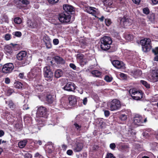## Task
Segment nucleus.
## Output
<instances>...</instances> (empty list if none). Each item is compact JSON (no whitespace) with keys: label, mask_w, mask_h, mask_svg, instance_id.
Listing matches in <instances>:
<instances>
[{"label":"nucleus","mask_w":158,"mask_h":158,"mask_svg":"<svg viewBox=\"0 0 158 158\" xmlns=\"http://www.w3.org/2000/svg\"><path fill=\"white\" fill-rule=\"evenodd\" d=\"M43 40L44 42L45 43L51 41V40L48 36L47 35H45L44 37Z\"/></svg>","instance_id":"nucleus-41"},{"label":"nucleus","mask_w":158,"mask_h":158,"mask_svg":"<svg viewBox=\"0 0 158 158\" xmlns=\"http://www.w3.org/2000/svg\"><path fill=\"white\" fill-rule=\"evenodd\" d=\"M106 2L108 6H110L112 4L113 1L112 0H106Z\"/></svg>","instance_id":"nucleus-55"},{"label":"nucleus","mask_w":158,"mask_h":158,"mask_svg":"<svg viewBox=\"0 0 158 158\" xmlns=\"http://www.w3.org/2000/svg\"><path fill=\"white\" fill-rule=\"evenodd\" d=\"M13 35L16 37H20L21 36L22 34L20 32L17 31L15 32L14 33H13Z\"/></svg>","instance_id":"nucleus-45"},{"label":"nucleus","mask_w":158,"mask_h":158,"mask_svg":"<svg viewBox=\"0 0 158 158\" xmlns=\"http://www.w3.org/2000/svg\"><path fill=\"white\" fill-rule=\"evenodd\" d=\"M83 147V144L82 143L77 140L74 144L73 145L72 148L75 152H79L82 150Z\"/></svg>","instance_id":"nucleus-13"},{"label":"nucleus","mask_w":158,"mask_h":158,"mask_svg":"<svg viewBox=\"0 0 158 158\" xmlns=\"http://www.w3.org/2000/svg\"><path fill=\"white\" fill-rule=\"evenodd\" d=\"M62 89L68 91H73L76 89V86L73 83L69 82L66 84Z\"/></svg>","instance_id":"nucleus-16"},{"label":"nucleus","mask_w":158,"mask_h":158,"mask_svg":"<svg viewBox=\"0 0 158 158\" xmlns=\"http://www.w3.org/2000/svg\"><path fill=\"white\" fill-rule=\"evenodd\" d=\"M149 20L152 22H154L155 19V15L153 13H150L148 16Z\"/></svg>","instance_id":"nucleus-31"},{"label":"nucleus","mask_w":158,"mask_h":158,"mask_svg":"<svg viewBox=\"0 0 158 158\" xmlns=\"http://www.w3.org/2000/svg\"><path fill=\"white\" fill-rule=\"evenodd\" d=\"M125 39L128 40L130 41L133 39V36L128 33H126L124 35Z\"/></svg>","instance_id":"nucleus-32"},{"label":"nucleus","mask_w":158,"mask_h":158,"mask_svg":"<svg viewBox=\"0 0 158 158\" xmlns=\"http://www.w3.org/2000/svg\"><path fill=\"white\" fill-rule=\"evenodd\" d=\"M14 69V65L12 63H9L5 64L2 68L3 73H7L11 72Z\"/></svg>","instance_id":"nucleus-14"},{"label":"nucleus","mask_w":158,"mask_h":158,"mask_svg":"<svg viewBox=\"0 0 158 158\" xmlns=\"http://www.w3.org/2000/svg\"><path fill=\"white\" fill-rule=\"evenodd\" d=\"M41 69L38 67H35L31 69L28 75V77L31 79L35 78L36 76L41 74Z\"/></svg>","instance_id":"nucleus-10"},{"label":"nucleus","mask_w":158,"mask_h":158,"mask_svg":"<svg viewBox=\"0 0 158 158\" xmlns=\"http://www.w3.org/2000/svg\"><path fill=\"white\" fill-rule=\"evenodd\" d=\"M152 52L155 55L158 54V47L152 50Z\"/></svg>","instance_id":"nucleus-53"},{"label":"nucleus","mask_w":158,"mask_h":158,"mask_svg":"<svg viewBox=\"0 0 158 158\" xmlns=\"http://www.w3.org/2000/svg\"><path fill=\"white\" fill-rule=\"evenodd\" d=\"M142 74V71L139 69L136 70L134 72V75L135 77L140 76Z\"/></svg>","instance_id":"nucleus-34"},{"label":"nucleus","mask_w":158,"mask_h":158,"mask_svg":"<svg viewBox=\"0 0 158 158\" xmlns=\"http://www.w3.org/2000/svg\"><path fill=\"white\" fill-rule=\"evenodd\" d=\"M105 158H115V157L112 154L108 153H107Z\"/></svg>","instance_id":"nucleus-44"},{"label":"nucleus","mask_w":158,"mask_h":158,"mask_svg":"<svg viewBox=\"0 0 158 158\" xmlns=\"http://www.w3.org/2000/svg\"><path fill=\"white\" fill-rule=\"evenodd\" d=\"M77 61L81 65L85 64L88 62L87 60L81 54H78L77 55Z\"/></svg>","instance_id":"nucleus-15"},{"label":"nucleus","mask_w":158,"mask_h":158,"mask_svg":"<svg viewBox=\"0 0 158 158\" xmlns=\"http://www.w3.org/2000/svg\"><path fill=\"white\" fill-rule=\"evenodd\" d=\"M14 22L15 23L19 24L22 22V20L19 17H17L15 18L14 19Z\"/></svg>","instance_id":"nucleus-37"},{"label":"nucleus","mask_w":158,"mask_h":158,"mask_svg":"<svg viewBox=\"0 0 158 158\" xmlns=\"http://www.w3.org/2000/svg\"><path fill=\"white\" fill-rule=\"evenodd\" d=\"M63 9L65 12H72L73 11V7L70 5H65L64 6Z\"/></svg>","instance_id":"nucleus-20"},{"label":"nucleus","mask_w":158,"mask_h":158,"mask_svg":"<svg viewBox=\"0 0 158 158\" xmlns=\"http://www.w3.org/2000/svg\"><path fill=\"white\" fill-rule=\"evenodd\" d=\"M10 80L8 77H6L5 78V82L6 84H9L10 83Z\"/></svg>","instance_id":"nucleus-57"},{"label":"nucleus","mask_w":158,"mask_h":158,"mask_svg":"<svg viewBox=\"0 0 158 158\" xmlns=\"http://www.w3.org/2000/svg\"><path fill=\"white\" fill-rule=\"evenodd\" d=\"M8 104L9 107L11 109H13L15 108V105L11 100L9 101Z\"/></svg>","instance_id":"nucleus-36"},{"label":"nucleus","mask_w":158,"mask_h":158,"mask_svg":"<svg viewBox=\"0 0 158 158\" xmlns=\"http://www.w3.org/2000/svg\"><path fill=\"white\" fill-rule=\"evenodd\" d=\"M66 153L68 155L70 156L72 155L73 153V151L72 150H68L67 151Z\"/></svg>","instance_id":"nucleus-60"},{"label":"nucleus","mask_w":158,"mask_h":158,"mask_svg":"<svg viewBox=\"0 0 158 158\" xmlns=\"http://www.w3.org/2000/svg\"><path fill=\"white\" fill-rule=\"evenodd\" d=\"M42 118H40L39 119V121L38 123V125L40 127H43L44 125V123L42 121Z\"/></svg>","instance_id":"nucleus-42"},{"label":"nucleus","mask_w":158,"mask_h":158,"mask_svg":"<svg viewBox=\"0 0 158 158\" xmlns=\"http://www.w3.org/2000/svg\"><path fill=\"white\" fill-rule=\"evenodd\" d=\"M71 15L68 12H64L59 15L58 19L62 23H68L70 22Z\"/></svg>","instance_id":"nucleus-9"},{"label":"nucleus","mask_w":158,"mask_h":158,"mask_svg":"<svg viewBox=\"0 0 158 158\" xmlns=\"http://www.w3.org/2000/svg\"><path fill=\"white\" fill-rule=\"evenodd\" d=\"M115 147L116 145L114 143H111L110 145V148L112 150H114Z\"/></svg>","instance_id":"nucleus-52"},{"label":"nucleus","mask_w":158,"mask_h":158,"mask_svg":"<svg viewBox=\"0 0 158 158\" xmlns=\"http://www.w3.org/2000/svg\"><path fill=\"white\" fill-rule=\"evenodd\" d=\"M48 116L45 107L43 106H40L38 107L36 112V117H37L47 118Z\"/></svg>","instance_id":"nucleus-11"},{"label":"nucleus","mask_w":158,"mask_h":158,"mask_svg":"<svg viewBox=\"0 0 158 158\" xmlns=\"http://www.w3.org/2000/svg\"><path fill=\"white\" fill-rule=\"evenodd\" d=\"M29 109V107L28 106V105L27 104H25L23 106V109L27 110V109Z\"/></svg>","instance_id":"nucleus-63"},{"label":"nucleus","mask_w":158,"mask_h":158,"mask_svg":"<svg viewBox=\"0 0 158 158\" xmlns=\"http://www.w3.org/2000/svg\"><path fill=\"white\" fill-rule=\"evenodd\" d=\"M9 23V20L7 16L6 15H2L0 17V23L2 24L4 22Z\"/></svg>","instance_id":"nucleus-21"},{"label":"nucleus","mask_w":158,"mask_h":158,"mask_svg":"<svg viewBox=\"0 0 158 158\" xmlns=\"http://www.w3.org/2000/svg\"><path fill=\"white\" fill-rule=\"evenodd\" d=\"M74 127L77 131H80L81 130L82 126L81 124L75 123L74 124Z\"/></svg>","instance_id":"nucleus-29"},{"label":"nucleus","mask_w":158,"mask_h":158,"mask_svg":"<svg viewBox=\"0 0 158 158\" xmlns=\"http://www.w3.org/2000/svg\"><path fill=\"white\" fill-rule=\"evenodd\" d=\"M119 118L121 120L125 121L127 119V115L125 114H122L120 115Z\"/></svg>","instance_id":"nucleus-39"},{"label":"nucleus","mask_w":158,"mask_h":158,"mask_svg":"<svg viewBox=\"0 0 158 158\" xmlns=\"http://www.w3.org/2000/svg\"><path fill=\"white\" fill-rule=\"evenodd\" d=\"M105 23L106 25L109 26L111 24L112 22L110 19H106L105 20Z\"/></svg>","instance_id":"nucleus-40"},{"label":"nucleus","mask_w":158,"mask_h":158,"mask_svg":"<svg viewBox=\"0 0 158 158\" xmlns=\"http://www.w3.org/2000/svg\"><path fill=\"white\" fill-rule=\"evenodd\" d=\"M22 84L19 81H16L14 83V86L16 88L20 89L22 88Z\"/></svg>","instance_id":"nucleus-30"},{"label":"nucleus","mask_w":158,"mask_h":158,"mask_svg":"<svg viewBox=\"0 0 158 158\" xmlns=\"http://www.w3.org/2000/svg\"><path fill=\"white\" fill-rule=\"evenodd\" d=\"M140 82L147 88H150V85L148 84L146 81L143 80H141L140 81Z\"/></svg>","instance_id":"nucleus-35"},{"label":"nucleus","mask_w":158,"mask_h":158,"mask_svg":"<svg viewBox=\"0 0 158 158\" xmlns=\"http://www.w3.org/2000/svg\"><path fill=\"white\" fill-rule=\"evenodd\" d=\"M104 80L107 82H110L112 81L113 78L110 75H106L105 76Z\"/></svg>","instance_id":"nucleus-33"},{"label":"nucleus","mask_w":158,"mask_h":158,"mask_svg":"<svg viewBox=\"0 0 158 158\" xmlns=\"http://www.w3.org/2000/svg\"><path fill=\"white\" fill-rule=\"evenodd\" d=\"M55 60L57 62V63L64 64L65 63V60L61 57L59 56H56L55 58Z\"/></svg>","instance_id":"nucleus-25"},{"label":"nucleus","mask_w":158,"mask_h":158,"mask_svg":"<svg viewBox=\"0 0 158 158\" xmlns=\"http://www.w3.org/2000/svg\"><path fill=\"white\" fill-rule=\"evenodd\" d=\"M143 11L144 13L146 14H148L149 13V10L148 8H145L143 9Z\"/></svg>","instance_id":"nucleus-49"},{"label":"nucleus","mask_w":158,"mask_h":158,"mask_svg":"<svg viewBox=\"0 0 158 158\" xmlns=\"http://www.w3.org/2000/svg\"><path fill=\"white\" fill-rule=\"evenodd\" d=\"M44 77L47 80L51 81L52 80L53 73L51 70L50 66H47L44 68Z\"/></svg>","instance_id":"nucleus-8"},{"label":"nucleus","mask_w":158,"mask_h":158,"mask_svg":"<svg viewBox=\"0 0 158 158\" xmlns=\"http://www.w3.org/2000/svg\"><path fill=\"white\" fill-rule=\"evenodd\" d=\"M13 48L9 45L6 46L5 48V50L6 53L7 54H11L13 52Z\"/></svg>","instance_id":"nucleus-23"},{"label":"nucleus","mask_w":158,"mask_h":158,"mask_svg":"<svg viewBox=\"0 0 158 158\" xmlns=\"http://www.w3.org/2000/svg\"><path fill=\"white\" fill-rule=\"evenodd\" d=\"M5 116L6 118H9V117L11 118V116H12L13 117H15V116L12 114V113H10V112L7 111H6L5 112Z\"/></svg>","instance_id":"nucleus-38"},{"label":"nucleus","mask_w":158,"mask_h":158,"mask_svg":"<svg viewBox=\"0 0 158 158\" xmlns=\"http://www.w3.org/2000/svg\"><path fill=\"white\" fill-rule=\"evenodd\" d=\"M147 121V118L143 119L142 116L139 114H135L133 118L132 126L133 128L141 125V124Z\"/></svg>","instance_id":"nucleus-3"},{"label":"nucleus","mask_w":158,"mask_h":158,"mask_svg":"<svg viewBox=\"0 0 158 158\" xmlns=\"http://www.w3.org/2000/svg\"><path fill=\"white\" fill-rule=\"evenodd\" d=\"M63 74V72L60 69H58L56 70L55 73V77L57 78H58L61 77Z\"/></svg>","instance_id":"nucleus-24"},{"label":"nucleus","mask_w":158,"mask_h":158,"mask_svg":"<svg viewBox=\"0 0 158 158\" xmlns=\"http://www.w3.org/2000/svg\"><path fill=\"white\" fill-rule=\"evenodd\" d=\"M25 158H31L32 155L31 154L27 153L25 154Z\"/></svg>","instance_id":"nucleus-59"},{"label":"nucleus","mask_w":158,"mask_h":158,"mask_svg":"<svg viewBox=\"0 0 158 158\" xmlns=\"http://www.w3.org/2000/svg\"><path fill=\"white\" fill-rule=\"evenodd\" d=\"M118 21L119 22L120 26L123 27L130 26L132 22V20L131 19L128 17L125 16L123 17L118 18Z\"/></svg>","instance_id":"nucleus-6"},{"label":"nucleus","mask_w":158,"mask_h":158,"mask_svg":"<svg viewBox=\"0 0 158 158\" xmlns=\"http://www.w3.org/2000/svg\"><path fill=\"white\" fill-rule=\"evenodd\" d=\"M153 5H156L158 3V0H152Z\"/></svg>","instance_id":"nucleus-64"},{"label":"nucleus","mask_w":158,"mask_h":158,"mask_svg":"<svg viewBox=\"0 0 158 158\" xmlns=\"http://www.w3.org/2000/svg\"><path fill=\"white\" fill-rule=\"evenodd\" d=\"M4 37L6 40H9L11 38V35L9 34H6L5 35Z\"/></svg>","instance_id":"nucleus-47"},{"label":"nucleus","mask_w":158,"mask_h":158,"mask_svg":"<svg viewBox=\"0 0 158 158\" xmlns=\"http://www.w3.org/2000/svg\"><path fill=\"white\" fill-rule=\"evenodd\" d=\"M36 88L40 91H43L44 89L43 86L39 85L36 86Z\"/></svg>","instance_id":"nucleus-46"},{"label":"nucleus","mask_w":158,"mask_h":158,"mask_svg":"<svg viewBox=\"0 0 158 158\" xmlns=\"http://www.w3.org/2000/svg\"><path fill=\"white\" fill-rule=\"evenodd\" d=\"M54 100V97L51 95H48L46 98V101L49 103H52L53 102Z\"/></svg>","instance_id":"nucleus-28"},{"label":"nucleus","mask_w":158,"mask_h":158,"mask_svg":"<svg viewBox=\"0 0 158 158\" xmlns=\"http://www.w3.org/2000/svg\"><path fill=\"white\" fill-rule=\"evenodd\" d=\"M104 113L105 116L108 117L110 115L109 111L107 110H105Z\"/></svg>","instance_id":"nucleus-62"},{"label":"nucleus","mask_w":158,"mask_h":158,"mask_svg":"<svg viewBox=\"0 0 158 158\" xmlns=\"http://www.w3.org/2000/svg\"><path fill=\"white\" fill-rule=\"evenodd\" d=\"M121 107L120 102L117 99H113L110 105V109L111 111L119 110Z\"/></svg>","instance_id":"nucleus-12"},{"label":"nucleus","mask_w":158,"mask_h":158,"mask_svg":"<svg viewBox=\"0 0 158 158\" xmlns=\"http://www.w3.org/2000/svg\"><path fill=\"white\" fill-rule=\"evenodd\" d=\"M53 43L55 45H56L59 44V41L58 39H55L53 40Z\"/></svg>","instance_id":"nucleus-54"},{"label":"nucleus","mask_w":158,"mask_h":158,"mask_svg":"<svg viewBox=\"0 0 158 158\" xmlns=\"http://www.w3.org/2000/svg\"><path fill=\"white\" fill-rule=\"evenodd\" d=\"M27 23L28 26L31 28H35L37 26L36 22L35 21H32L31 20H28Z\"/></svg>","instance_id":"nucleus-22"},{"label":"nucleus","mask_w":158,"mask_h":158,"mask_svg":"<svg viewBox=\"0 0 158 158\" xmlns=\"http://www.w3.org/2000/svg\"><path fill=\"white\" fill-rule=\"evenodd\" d=\"M113 36L114 37L117 38V39H119V36L118 34V32H115L113 33Z\"/></svg>","instance_id":"nucleus-58"},{"label":"nucleus","mask_w":158,"mask_h":158,"mask_svg":"<svg viewBox=\"0 0 158 158\" xmlns=\"http://www.w3.org/2000/svg\"><path fill=\"white\" fill-rule=\"evenodd\" d=\"M129 93L131 95L132 98L134 100H139L143 97V93L141 91L137 90L136 89L132 88L130 89Z\"/></svg>","instance_id":"nucleus-4"},{"label":"nucleus","mask_w":158,"mask_h":158,"mask_svg":"<svg viewBox=\"0 0 158 158\" xmlns=\"http://www.w3.org/2000/svg\"><path fill=\"white\" fill-rule=\"evenodd\" d=\"M59 0H48V2L51 4H54L58 1Z\"/></svg>","instance_id":"nucleus-50"},{"label":"nucleus","mask_w":158,"mask_h":158,"mask_svg":"<svg viewBox=\"0 0 158 158\" xmlns=\"http://www.w3.org/2000/svg\"><path fill=\"white\" fill-rule=\"evenodd\" d=\"M151 40L149 38H145L140 41L142 46L143 51L144 52L149 51L151 48Z\"/></svg>","instance_id":"nucleus-5"},{"label":"nucleus","mask_w":158,"mask_h":158,"mask_svg":"<svg viewBox=\"0 0 158 158\" xmlns=\"http://www.w3.org/2000/svg\"><path fill=\"white\" fill-rule=\"evenodd\" d=\"M42 118H40L39 119V121L38 123V125L40 127H43L44 125V123L42 121Z\"/></svg>","instance_id":"nucleus-43"},{"label":"nucleus","mask_w":158,"mask_h":158,"mask_svg":"<svg viewBox=\"0 0 158 158\" xmlns=\"http://www.w3.org/2000/svg\"><path fill=\"white\" fill-rule=\"evenodd\" d=\"M69 106H72L75 105L77 103V100L75 96L70 95L69 98Z\"/></svg>","instance_id":"nucleus-19"},{"label":"nucleus","mask_w":158,"mask_h":158,"mask_svg":"<svg viewBox=\"0 0 158 158\" xmlns=\"http://www.w3.org/2000/svg\"><path fill=\"white\" fill-rule=\"evenodd\" d=\"M22 3L24 5H28L29 3V2L28 0H22Z\"/></svg>","instance_id":"nucleus-56"},{"label":"nucleus","mask_w":158,"mask_h":158,"mask_svg":"<svg viewBox=\"0 0 158 158\" xmlns=\"http://www.w3.org/2000/svg\"><path fill=\"white\" fill-rule=\"evenodd\" d=\"M17 59L19 60H23L26 64H29L32 59V55L27 54L25 51H22L19 52L17 55Z\"/></svg>","instance_id":"nucleus-1"},{"label":"nucleus","mask_w":158,"mask_h":158,"mask_svg":"<svg viewBox=\"0 0 158 158\" xmlns=\"http://www.w3.org/2000/svg\"><path fill=\"white\" fill-rule=\"evenodd\" d=\"M114 66L118 69H123L124 68V64L122 62L118 60H114L112 62Z\"/></svg>","instance_id":"nucleus-18"},{"label":"nucleus","mask_w":158,"mask_h":158,"mask_svg":"<svg viewBox=\"0 0 158 158\" xmlns=\"http://www.w3.org/2000/svg\"><path fill=\"white\" fill-rule=\"evenodd\" d=\"M87 98L85 97V98L82 100V103L84 105H86L87 103Z\"/></svg>","instance_id":"nucleus-61"},{"label":"nucleus","mask_w":158,"mask_h":158,"mask_svg":"<svg viewBox=\"0 0 158 158\" xmlns=\"http://www.w3.org/2000/svg\"><path fill=\"white\" fill-rule=\"evenodd\" d=\"M27 143V141L24 140L19 142L18 143V146L21 148H23L26 145Z\"/></svg>","instance_id":"nucleus-27"},{"label":"nucleus","mask_w":158,"mask_h":158,"mask_svg":"<svg viewBox=\"0 0 158 158\" xmlns=\"http://www.w3.org/2000/svg\"><path fill=\"white\" fill-rule=\"evenodd\" d=\"M46 45V47L48 48H50L52 47V44L51 43V41L48 42H47L45 43Z\"/></svg>","instance_id":"nucleus-48"},{"label":"nucleus","mask_w":158,"mask_h":158,"mask_svg":"<svg viewBox=\"0 0 158 158\" xmlns=\"http://www.w3.org/2000/svg\"><path fill=\"white\" fill-rule=\"evenodd\" d=\"M85 10L87 13L92 14L95 17H96V15L99 13L98 9L93 7H87L86 8Z\"/></svg>","instance_id":"nucleus-17"},{"label":"nucleus","mask_w":158,"mask_h":158,"mask_svg":"<svg viewBox=\"0 0 158 158\" xmlns=\"http://www.w3.org/2000/svg\"><path fill=\"white\" fill-rule=\"evenodd\" d=\"M149 79L151 81L154 82L158 81V68H153L150 70Z\"/></svg>","instance_id":"nucleus-7"},{"label":"nucleus","mask_w":158,"mask_h":158,"mask_svg":"<svg viewBox=\"0 0 158 158\" xmlns=\"http://www.w3.org/2000/svg\"><path fill=\"white\" fill-rule=\"evenodd\" d=\"M91 73L93 77H99L102 74L101 72L97 70L92 71Z\"/></svg>","instance_id":"nucleus-26"},{"label":"nucleus","mask_w":158,"mask_h":158,"mask_svg":"<svg viewBox=\"0 0 158 158\" xmlns=\"http://www.w3.org/2000/svg\"><path fill=\"white\" fill-rule=\"evenodd\" d=\"M101 48L104 51L109 49L110 47V45L112 41L110 37L108 36H104L101 40Z\"/></svg>","instance_id":"nucleus-2"},{"label":"nucleus","mask_w":158,"mask_h":158,"mask_svg":"<svg viewBox=\"0 0 158 158\" xmlns=\"http://www.w3.org/2000/svg\"><path fill=\"white\" fill-rule=\"evenodd\" d=\"M70 67L73 69V70H75L76 69L77 67L76 65L73 63H70L69 64Z\"/></svg>","instance_id":"nucleus-51"}]
</instances>
